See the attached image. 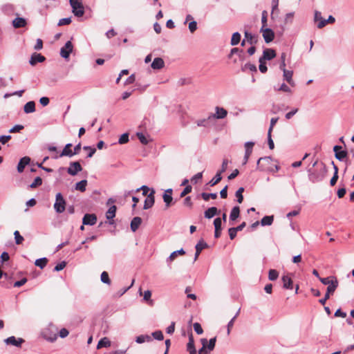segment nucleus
Returning <instances> with one entry per match:
<instances>
[{"mask_svg":"<svg viewBox=\"0 0 354 354\" xmlns=\"http://www.w3.org/2000/svg\"><path fill=\"white\" fill-rule=\"evenodd\" d=\"M70 5L72 8V12L75 16L81 17L84 14V8L82 0H69Z\"/></svg>","mask_w":354,"mask_h":354,"instance_id":"1","label":"nucleus"},{"mask_svg":"<svg viewBox=\"0 0 354 354\" xmlns=\"http://www.w3.org/2000/svg\"><path fill=\"white\" fill-rule=\"evenodd\" d=\"M272 159L269 156L260 158L257 161V169L263 171H271Z\"/></svg>","mask_w":354,"mask_h":354,"instance_id":"2","label":"nucleus"},{"mask_svg":"<svg viewBox=\"0 0 354 354\" xmlns=\"http://www.w3.org/2000/svg\"><path fill=\"white\" fill-rule=\"evenodd\" d=\"M66 203L62 194L59 192L57 193L55 196V202L53 205L55 211L58 214L64 212L66 209Z\"/></svg>","mask_w":354,"mask_h":354,"instance_id":"3","label":"nucleus"},{"mask_svg":"<svg viewBox=\"0 0 354 354\" xmlns=\"http://www.w3.org/2000/svg\"><path fill=\"white\" fill-rule=\"evenodd\" d=\"M308 172L309 180L313 183H317L324 179L326 171L324 169L320 171H312L311 169H308Z\"/></svg>","mask_w":354,"mask_h":354,"instance_id":"4","label":"nucleus"},{"mask_svg":"<svg viewBox=\"0 0 354 354\" xmlns=\"http://www.w3.org/2000/svg\"><path fill=\"white\" fill-rule=\"evenodd\" d=\"M73 49V44L71 41H68L65 45L60 50V55L64 58L68 59L70 54L72 53Z\"/></svg>","mask_w":354,"mask_h":354,"instance_id":"5","label":"nucleus"},{"mask_svg":"<svg viewBox=\"0 0 354 354\" xmlns=\"http://www.w3.org/2000/svg\"><path fill=\"white\" fill-rule=\"evenodd\" d=\"M227 115V111L223 107L216 106L215 113L209 115V118L212 119H223Z\"/></svg>","mask_w":354,"mask_h":354,"instance_id":"6","label":"nucleus"},{"mask_svg":"<svg viewBox=\"0 0 354 354\" xmlns=\"http://www.w3.org/2000/svg\"><path fill=\"white\" fill-rule=\"evenodd\" d=\"M4 342L7 345H12L16 347H21V344L24 342V339L21 337L16 338L15 336H10L5 339Z\"/></svg>","mask_w":354,"mask_h":354,"instance_id":"7","label":"nucleus"},{"mask_svg":"<svg viewBox=\"0 0 354 354\" xmlns=\"http://www.w3.org/2000/svg\"><path fill=\"white\" fill-rule=\"evenodd\" d=\"M261 32H262L263 39L266 43H270L273 40L274 33L272 30L268 28L261 27Z\"/></svg>","mask_w":354,"mask_h":354,"instance_id":"8","label":"nucleus"},{"mask_svg":"<svg viewBox=\"0 0 354 354\" xmlns=\"http://www.w3.org/2000/svg\"><path fill=\"white\" fill-rule=\"evenodd\" d=\"M254 145V142H246L245 143L244 146H245V156L243 158V165L247 164V162L249 160V158L252 152Z\"/></svg>","mask_w":354,"mask_h":354,"instance_id":"9","label":"nucleus"},{"mask_svg":"<svg viewBox=\"0 0 354 354\" xmlns=\"http://www.w3.org/2000/svg\"><path fill=\"white\" fill-rule=\"evenodd\" d=\"M82 170V167L79 162H71L67 169V172L71 176H75L79 171Z\"/></svg>","mask_w":354,"mask_h":354,"instance_id":"10","label":"nucleus"},{"mask_svg":"<svg viewBox=\"0 0 354 354\" xmlns=\"http://www.w3.org/2000/svg\"><path fill=\"white\" fill-rule=\"evenodd\" d=\"M154 194L155 190L152 189L151 193L147 195V198L145 201L143 207L144 209H148L153 205L155 202Z\"/></svg>","mask_w":354,"mask_h":354,"instance_id":"11","label":"nucleus"},{"mask_svg":"<svg viewBox=\"0 0 354 354\" xmlns=\"http://www.w3.org/2000/svg\"><path fill=\"white\" fill-rule=\"evenodd\" d=\"M97 222V216L93 214H86L82 219L83 225H93Z\"/></svg>","mask_w":354,"mask_h":354,"instance_id":"12","label":"nucleus"},{"mask_svg":"<svg viewBox=\"0 0 354 354\" xmlns=\"http://www.w3.org/2000/svg\"><path fill=\"white\" fill-rule=\"evenodd\" d=\"M276 57V53L274 50L272 48H266L263 52V56L259 59L262 60H271Z\"/></svg>","mask_w":354,"mask_h":354,"instance_id":"13","label":"nucleus"},{"mask_svg":"<svg viewBox=\"0 0 354 354\" xmlns=\"http://www.w3.org/2000/svg\"><path fill=\"white\" fill-rule=\"evenodd\" d=\"M116 209V206L112 205L106 212V218L109 220V223L110 225H113L114 223L113 218L115 216Z\"/></svg>","mask_w":354,"mask_h":354,"instance_id":"14","label":"nucleus"},{"mask_svg":"<svg viewBox=\"0 0 354 354\" xmlns=\"http://www.w3.org/2000/svg\"><path fill=\"white\" fill-rule=\"evenodd\" d=\"M206 248H207V244L204 241V240L201 239L198 242V243L195 246L196 253L194 255V261H196L198 259V257L201 251Z\"/></svg>","mask_w":354,"mask_h":354,"instance_id":"15","label":"nucleus"},{"mask_svg":"<svg viewBox=\"0 0 354 354\" xmlns=\"http://www.w3.org/2000/svg\"><path fill=\"white\" fill-rule=\"evenodd\" d=\"M45 59L46 58L43 55L35 53L31 55L29 63L30 65L34 66L38 62H43Z\"/></svg>","mask_w":354,"mask_h":354,"instance_id":"16","label":"nucleus"},{"mask_svg":"<svg viewBox=\"0 0 354 354\" xmlns=\"http://www.w3.org/2000/svg\"><path fill=\"white\" fill-rule=\"evenodd\" d=\"M283 73V79L286 80L290 86H295V83L292 80L293 72L292 71H288L286 69L281 70Z\"/></svg>","mask_w":354,"mask_h":354,"instance_id":"17","label":"nucleus"},{"mask_svg":"<svg viewBox=\"0 0 354 354\" xmlns=\"http://www.w3.org/2000/svg\"><path fill=\"white\" fill-rule=\"evenodd\" d=\"M30 162V158L28 156L23 157L20 159L18 165H17V171L19 173L24 171V168L26 165H28Z\"/></svg>","mask_w":354,"mask_h":354,"instance_id":"18","label":"nucleus"},{"mask_svg":"<svg viewBox=\"0 0 354 354\" xmlns=\"http://www.w3.org/2000/svg\"><path fill=\"white\" fill-rule=\"evenodd\" d=\"M187 350L189 354H196V350L194 346V340L192 333L189 335V342L187 344Z\"/></svg>","mask_w":354,"mask_h":354,"instance_id":"19","label":"nucleus"},{"mask_svg":"<svg viewBox=\"0 0 354 354\" xmlns=\"http://www.w3.org/2000/svg\"><path fill=\"white\" fill-rule=\"evenodd\" d=\"M164 60L160 57H156L152 62L151 66L154 70H159L164 67Z\"/></svg>","mask_w":354,"mask_h":354,"instance_id":"20","label":"nucleus"},{"mask_svg":"<svg viewBox=\"0 0 354 354\" xmlns=\"http://www.w3.org/2000/svg\"><path fill=\"white\" fill-rule=\"evenodd\" d=\"M338 281L335 277H333V281L327 287L326 293L328 295H333L338 286Z\"/></svg>","mask_w":354,"mask_h":354,"instance_id":"21","label":"nucleus"},{"mask_svg":"<svg viewBox=\"0 0 354 354\" xmlns=\"http://www.w3.org/2000/svg\"><path fill=\"white\" fill-rule=\"evenodd\" d=\"M245 39L247 42L251 45L256 44L258 41V36L245 31L244 33Z\"/></svg>","mask_w":354,"mask_h":354,"instance_id":"22","label":"nucleus"},{"mask_svg":"<svg viewBox=\"0 0 354 354\" xmlns=\"http://www.w3.org/2000/svg\"><path fill=\"white\" fill-rule=\"evenodd\" d=\"M71 147H72L71 143L66 144V146L64 147V148L63 149L62 151L59 154V156H56L55 158H57L59 157H63V156L72 157L73 153H72V150L71 149Z\"/></svg>","mask_w":354,"mask_h":354,"instance_id":"23","label":"nucleus"},{"mask_svg":"<svg viewBox=\"0 0 354 354\" xmlns=\"http://www.w3.org/2000/svg\"><path fill=\"white\" fill-rule=\"evenodd\" d=\"M26 21L24 18H22V17H16L12 21V26L15 28H23V27L26 26Z\"/></svg>","mask_w":354,"mask_h":354,"instance_id":"24","label":"nucleus"},{"mask_svg":"<svg viewBox=\"0 0 354 354\" xmlns=\"http://www.w3.org/2000/svg\"><path fill=\"white\" fill-rule=\"evenodd\" d=\"M219 213L218 209L216 207H212L208 208L204 213V216L207 218H212L215 215Z\"/></svg>","mask_w":354,"mask_h":354,"instance_id":"25","label":"nucleus"},{"mask_svg":"<svg viewBox=\"0 0 354 354\" xmlns=\"http://www.w3.org/2000/svg\"><path fill=\"white\" fill-rule=\"evenodd\" d=\"M142 223V218L138 216L134 217L131 222V230L132 232H136Z\"/></svg>","mask_w":354,"mask_h":354,"instance_id":"26","label":"nucleus"},{"mask_svg":"<svg viewBox=\"0 0 354 354\" xmlns=\"http://www.w3.org/2000/svg\"><path fill=\"white\" fill-rule=\"evenodd\" d=\"M283 288L285 289H292V281L291 278L287 275L283 276L282 279Z\"/></svg>","mask_w":354,"mask_h":354,"instance_id":"27","label":"nucleus"},{"mask_svg":"<svg viewBox=\"0 0 354 354\" xmlns=\"http://www.w3.org/2000/svg\"><path fill=\"white\" fill-rule=\"evenodd\" d=\"M26 113H31L35 111V103L33 101L28 102L24 106Z\"/></svg>","mask_w":354,"mask_h":354,"instance_id":"28","label":"nucleus"},{"mask_svg":"<svg viewBox=\"0 0 354 354\" xmlns=\"http://www.w3.org/2000/svg\"><path fill=\"white\" fill-rule=\"evenodd\" d=\"M335 21V19L332 16L330 15L328 18V19H322L321 21L317 23V28H324L328 23V24H333Z\"/></svg>","mask_w":354,"mask_h":354,"instance_id":"29","label":"nucleus"},{"mask_svg":"<svg viewBox=\"0 0 354 354\" xmlns=\"http://www.w3.org/2000/svg\"><path fill=\"white\" fill-rule=\"evenodd\" d=\"M185 254V250L183 248H181V249H180L178 250L174 251L167 258V262H171V261H173L176 258V257L178 254L183 255Z\"/></svg>","mask_w":354,"mask_h":354,"instance_id":"30","label":"nucleus"},{"mask_svg":"<svg viewBox=\"0 0 354 354\" xmlns=\"http://www.w3.org/2000/svg\"><path fill=\"white\" fill-rule=\"evenodd\" d=\"M151 341H152V338L149 335H141L136 337V342L138 344H142L145 342H149Z\"/></svg>","mask_w":354,"mask_h":354,"instance_id":"31","label":"nucleus"},{"mask_svg":"<svg viewBox=\"0 0 354 354\" xmlns=\"http://www.w3.org/2000/svg\"><path fill=\"white\" fill-rule=\"evenodd\" d=\"M240 214V208L239 206L234 207L230 212V219L231 221H235L237 218H239Z\"/></svg>","mask_w":354,"mask_h":354,"instance_id":"32","label":"nucleus"},{"mask_svg":"<svg viewBox=\"0 0 354 354\" xmlns=\"http://www.w3.org/2000/svg\"><path fill=\"white\" fill-rule=\"evenodd\" d=\"M110 346L111 341L107 337H103L98 342L97 348L99 349L103 347H109Z\"/></svg>","mask_w":354,"mask_h":354,"instance_id":"33","label":"nucleus"},{"mask_svg":"<svg viewBox=\"0 0 354 354\" xmlns=\"http://www.w3.org/2000/svg\"><path fill=\"white\" fill-rule=\"evenodd\" d=\"M241 36L239 32H236L233 33L232 38H231L230 44L232 46L237 45L241 41Z\"/></svg>","mask_w":354,"mask_h":354,"instance_id":"34","label":"nucleus"},{"mask_svg":"<svg viewBox=\"0 0 354 354\" xmlns=\"http://www.w3.org/2000/svg\"><path fill=\"white\" fill-rule=\"evenodd\" d=\"M274 221V216H265L263 217V218L261 220V224L263 226L266 225H271Z\"/></svg>","mask_w":354,"mask_h":354,"instance_id":"35","label":"nucleus"},{"mask_svg":"<svg viewBox=\"0 0 354 354\" xmlns=\"http://www.w3.org/2000/svg\"><path fill=\"white\" fill-rule=\"evenodd\" d=\"M86 185H87V180H81V181H80V182L76 183V185H75V189L78 190V191H80L82 192H84L86 190Z\"/></svg>","mask_w":354,"mask_h":354,"instance_id":"36","label":"nucleus"},{"mask_svg":"<svg viewBox=\"0 0 354 354\" xmlns=\"http://www.w3.org/2000/svg\"><path fill=\"white\" fill-rule=\"evenodd\" d=\"M201 342L203 346L201 349H199L198 354H209V351L206 348L207 339L205 338H203L201 339Z\"/></svg>","mask_w":354,"mask_h":354,"instance_id":"37","label":"nucleus"},{"mask_svg":"<svg viewBox=\"0 0 354 354\" xmlns=\"http://www.w3.org/2000/svg\"><path fill=\"white\" fill-rule=\"evenodd\" d=\"M48 259L46 257L38 259L35 261V265L41 269H43L47 264Z\"/></svg>","mask_w":354,"mask_h":354,"instance_id":"38","label":"nucleus"},{"mask_svg":"<svg viewBox=\"0 0 354 354\" xmlns=\"http://www.w3.org/2000/svg\"><path fill=\"white\" fill-rule=\"evenodd\" d=\"M162 198L164 203H165L166 208H169L171 205L173 201L172 196H170L167 194H164Z\"/></svg>","mask_w":354,"mask_h":354,"instance_id":"39","label":"nucleus"},{"mask_svg":"<svg viewBox=\"0 0 354 354\" xmlns=\"http://www.w3.org/2000/svg\"><path fill=\"white\" fill-rule=\"evenodd\" d=\"M222 179L221 174H220V172H217L215 176L208 183V185L210 186H214L217 183H218Z\"/></svg>","mask_w":354,"mask_h":354,"instance_id":"40","label":"nucleus"},{"mask_svg":"<svg viewBox=\"0 0 354 354\" xmlns=\"http://www.w3.org/2000/svg\"><path fill=\"white\" fill-rule=\"evenodd\" d=\"M212 120V118H209V115L207 118L198 120L196 121L197 126L198 127H206L209 125V122Z\"/></svg>","mask_w":354,"mask_h":354,"instance_id":"41","label":"nucleus"},{"mask_svg":"<svg viewBox=\"0 0 354 354\" xmlns=\"http://www.w3.org/2000/svg\"><path fill=\"white\" fill-rule=\"evenodd\" d=\"M100 279H101V281L104 283H106L108 285L111 284V280L109 279V274L106 271H104L102 272L101 276H100Z\"/></svg>","mask_w":354,"mask_h":354,"instance_id":"42","label":"nucleus"},{"mask_svg":"<svg viewBox=\"0 0 354 354\" xmlns=\"http://www.w3.org/2000/svg\"><path fill=\"white\" fill-rule=\"evenodd\" d=\"M242 71H245L246 70H250L252 72H257V66L254 64L250 63H246L244 66H242Z\"/></svg>","mask_w":354,"mask_h":354,"instance_id":"43","label":"nucleus"},{"mask_svg":"<svg viewBox=\"0 0 354 354\" xmlns=\"http://www.w3.org/2000/svg\"><path fill=\"white\" fill-rule=\"evenodd\" d=\"M216 342V337L211 338L209 342L207 341L206 348L209 352H211L212 351L214 350V348L215 347Z\"/></svg>","mask_w":354,"mask_h":354,"instance_id":"44","label":"nucleus"},{"mask_svg":"<svg viewBox=\"0 0 354 354\" xmlns=\"http://www.w3.org/2000/svg\"><path fill=\"white\" fill-rule=\"evenodd\" d=\"M347 155H348V153L345 150H342L340 151H336V153H335V158L340 161L343 160L347 156Z\"/></svg>","mask_w":354,"mask_h":354,"instance_id":"45","label":"nucleus"},{"mask_svg":"<svg viewBox=\"0 0 354 354\" xmlns=\"http://www.w3.org/2000/svg\"><path fill=\"white\" fill-rule=\"evenodd\" d=\"M201 197L204 201H209V199L210 198H212V199H216L217 198V194L216 193L208 194V193L203 192L201 194Z\"/></svg>","mask_w":354,"mask_h":354,"instance_id":"46","label":"nucleus"},{"mask_svg":"<svg viewBox=\"0 0 354 354\" xmlns=\"http://www.w3.org/2000/svg\"><path fill=\"white\" fill-rule=\"evenodd\" d=\"M151 292L149 290L145 291L143 295V300L148 302L150 305H153V301L151 299Z\"/></svg>","mask_w":354,"mask_h":354,"instance_id":"47","label":"nucleus"},{"mask_svg":"<svg viewBox=\"0 0 354 354\" xmlns=\"http://www.w3.org/2000/svg\"><path fill=\"white\" fill-rule=\"evenodd\" d=\"M244 192V188L243 187H240L239 188V189L235 193V196L237 198V202L239 203H241L243 202V192Z\"/></svg>","mask_w":354,"mask_h":354,"instance_id":"48","label":"nucleus"},{"mask_svg":"<svg viewBox=\"0 0 354 354\" xmlns=\"http://www.w3.org/2000/svg\"><path fill=\"white\" fill-rule=\"evenodd\" d=\"M278 277H279V272L276 270L271 269L269 270L268 279L270 281L276 280L278 278Z\"/></svg>","mask_w":354,"mask_h":354,"instance_id":"49","label":"nucleus"},{"mask_svg":"<svg viewBox=\"0 0 354 354\" xmlns=\"http://www.w3.org/2000/svg\"><path fill=\"white\" fill-rule=\"evenodd\" d=\"M42 184V179L41 177L37 176L35 178L34 181L30 185L32 189L36 188Z\"/></svg>","mask_w":354,"mask_h":354,"instance_id":"50","label":"nucleus"},{"mask_svg":"<svg viewBox=\"0 0 354 354\" xmlns=\"http://www.w3.org/2000/svg\"><path fill=\"white\" fill-rule=\"evenodd\" d=\"M136 136L142 144L147 145L149 143V140L142 133L138 132Z\"/></svg>","mask_w":354,"mask_h":354,"instance_id":"51","label":"nucleus"},{"mask_svg":"<svg viewBox=\"0 0 354 354\" xmlns=\"http://www.w3.org/2000/svg\"><path fill=\"white\" fill-rule=\"evenodd\" d=\"M151 336L158 341H161L164 339L163 334L161 330H156L151 333Z\"/></svg>","mask_w":354,"mask_h":354,"instance_id":"52","label":"nucleus"},{"mask_svg":"<svg viewBox=\"0 0 354 354\" xmlns=\"http://www.w3.org/2000/svg\"><path fill=\"white\" fill-rule=\"evenodd\" d=\"M259 71L262 73H266L268 71V68L266 65V61L262 60L261 59H259Z\"/></svg>","mask_w":354,"mask_h":354,"instance_id":"53","label":"nucleus"},{"mask_svg":"<svg viewBox=\"0 0 354 354\" xmlns=\"http://www.w3.org/2000/svg\"><path fill=\"white\" fill-rule=\"evenodd\" d=\"M15 243L17 244H21L24 241V237L19 234V231L16 230L14 232Z\"/></svg>","mask_w":354,"mask_h":354,"instance_id":"54","label":"nucleus"},{"mask_svg":"<svg viewBox=\"0 0 354 354\" xmlns=\"http://www.w3.org/2000/svg\"><path fill=\"white\" fill-rule=\"evenodd\" d=\"M129 141V134L125 133L120 136L118 142L120 145L125 144Z\"/></svg>","mask_w":354,"mask_h":354,"instance_id":"55","label":"nucleus"},{"mask_svg":"<svg viewBox=\"0 0 354 354\" xmlns=\"http://www.w3.org/2000/svg\"><path fill=\"white\" fill-rule=\"evenodd\" d=\"M286 54L285 53H281V63L279 65V68L281 70L286 69Z\"/></svg>","mask_w":354,"mask_h":354,"instance_id":"56","label":"nucleus"},{"mask_svg":"<svg viewBox=\"0 0 354 354\" xmlns=\"http://www.w3.org/2000/svg\"><path fill=\"white\" fill-rule=\"evenodd\" d=\"M194 329L195 332L198 334L201 335L203 333V330L201 326V324L198 322H196L193 324Z\"/></svg>","mask_w":354,"mask_h":354,"instance_id":"57","label":"nucleus"},{"mask_svg":"<svg viewBox=\"0 0 354 354\" xmlns=\"http://www.w3.org/2000/svg\"><path fill=\"white\" fill-rule=\"evenodd\" d=\"M275 90L283 91L286 93H291L292 91L286 84L283 83L279 88H274Z\"/></svg>","mask_w":354,"mask_h":354,"instance_id":"58","label":"nucleus"},{"mask_svg":"<svg viewBox=\"0 0 354 354\" xmlns=\"http://www.w3.org/2000/svg\"><path fill=\"white\" fill-rule=\"evenodd\" d=\"M71 23V18L67 17V18H63L61 19L58 22V26H64V25H68Z\"/></svg>","mask_w":354,"mask_h":354,"instance_id":"59","label":"nucleus"},{"mask_svg":"<svg viewBox=\"0 0 354 354\" xmlns=\"http://www.w3.org/2000/svg\"><path fill=\"white\" fill-rule=\"evenodd\" d=\"M234 54H238L239 57H241L243 54V50H240L238 48H232L229 55V57H231Z\"/></svg>","mask_w":354,"mask_h":354,"instance_id":"60","label":"nucleus"},{"mask_svg":"<svg viewBox=\"0 0 354 354\" xmlns=\"http://www.w3.org/2000/svg\"><path fill=\"white\" fill-rule=\"evenodd\" d=\"M24 126L23 125H21V124H16L12 128H11L10 130H9V132L10 133H16V132H19L21 130H22L24 129Z\"/></svg>","mask_w":354,"mask_h":354,"instance_id":"61","label":"nucleus"},{"mask_svg":"<svg viewBox=\"0 0 354 354\" xmlns=\"http://www.w3.org/2000/svg\"><path fill=\"white\" fill-rule=\"evenodd\" d=\"M237 232L235 227H231L228 230L229 236L231 240H233L236 237Z\"/></svg>","mask_w":354,"mask_h":354,"instance_id":"62","label":"nucleus"},{"mask_svg":"<svg viewBox=\"0 0 354 354\" xmlns=\"http://www.w3.org/2000/svg\"><path fill=\"white\" fill-rule=\"evenodd\" d=\"M66 261H63L55 266V267L54 268V270L56 272L60 271V270H63L66 267Z\"/></svg>","mask_w":354,"mask_h":354,"instance_id":"63","label":"nucleus"},{"mask_svg":"<svg viewBox=\"0 0 354 354\" xmlns=\"http://www.w3.org/2000/svg\"><path fill=\"white\" fill-rule=\"evenodd\" d=\"M203 178V173L198 172L196 174H195L191 179V181L194 183H197L198 180L202 179Z\"/></svg>","mask_w":354,"mask_h":354,"instance_id":"64","label":"nucleus"}]
</instances>
